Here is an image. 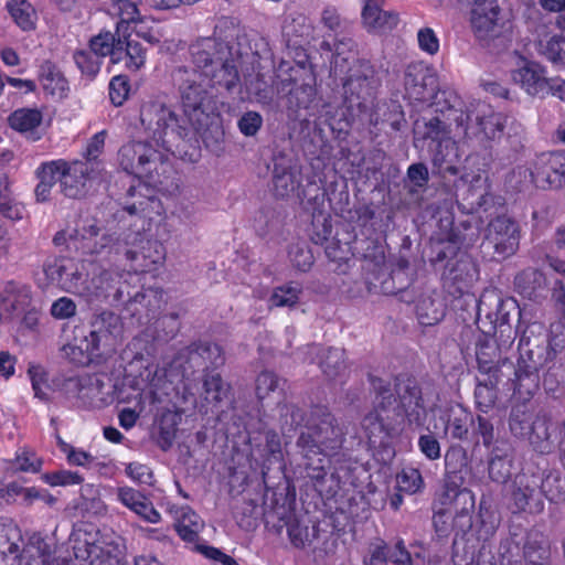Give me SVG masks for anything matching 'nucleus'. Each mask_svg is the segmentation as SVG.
<instances>
[{"instance_id":"nucleus-1","label":"nucleus","mask_w":565,"mask_h":565,"mask_svg":"<svg viewBox=\"0 0 565 565\" xmlns=\"http://www.w3.org/2000/svg\"><path fill=\"white\" fill-rule=\"evenodd\" d=\"M375 394L373 408L362 419L370 443L385 445L397 437L403 418L409 425L423 426L427 411L418 382L411 376H397L394 391L390 382L370 376Z\"/></svg>"},{"instance_id":"nucleus-2","label":"nucleus","mask_w":565,"mask_h":565,"mask_svg":"<svg viewBox=\"0 0 565 565\" xmlns=\"http://www.w3.org/2000/svg\"><path fill=\"white\" fill-rule=\"evenodd\" d=\"M344 439L343 427L327 408L316 407L311 411L309 420L296 443L310 479L316 481L324 479L326 465L329 461L326 452L340 449Z\"/></svg>"},{"instance_id":"nucleus-3","label":"nucleus","mask_w":565,"mask_h":565,"mask_svg":"<svg viewBox=\"0 0 565 565\" xmlns=\"http://www.w3.org/2000/svg\"><path fill=\"white\" fill-rule=\"evenodd\" d=\"M564 344L565 337L557 334L551 339L542 323L533 322L525 328L518 347V361L525 372L519 383L522 392L535 394L540 387V369L553 361Z\"/></svg>"},{"instance_id":"nucleus-4","label":"nucleus","mask_w":565,"mask_h":565,"mask_svg":"<svg viewBox=\"0 0 565 565\" xmlns=\"http://www.w3.org/2000/svg\"><path fill=\"white\" fill-rule=\"evenodd\" d=\"M203 77L196 68L188 66H179L172 73L185 117L192 128L205 138L210 126L216 120L217 106Z\"/></svg>"},{"instance_id":"nucleus-5","label":"nucleus","mask_w":565,"mask_h":565,"mask_svg":"<svg viewBox=\"0 0 565 565\" xmlns=\"http://www.w3.org/2000/svg\"><path fill=\"white\" fill-rule=\"evenodd\" d=\"M192 62L204 77H210L213 86L233 92L239 84V55L216 38H203L190 46Z\"/></svg>"},{"instance_id":"nucleus-6","label":"nucleus","mask_w":565,"mask_h":565,"mask_svg":"<svg viewBox=\"0 0 565 565\" xmlns=\"http://www.w3.org/2000/svg\"><path fill=\"white\" fill-rule=\"evenodd\" d=\"M152 246L157 247V242L145 239L140 232L124 231L120 233H109L102 235L98 243L93 248L88 244H83V248L89 249L90 253H106L113 256L114 262H120L125 258L131 263H137L135 269H146L150 264H158L162 259V255L156 249V255L146 254V249Z\"/></svg>"},{"instance_id":"nucleus-7","label":"nucleus","mask_w":565,"mask_h":565,"mask_svg":"<svg viewBox=\"0 0 565 565\" xmlns=\"http://www.w3.org/2000/svg\"><path fill=\"white\" fill-rule=\"evenodd\" d=\"M521 311L513 299H501L491 294L482 296L478 303L477 322L483 334H492L504 348H511L516 330L510 323Z\"/></svg>"},{"instance_id":"nucleus-8","label":"nucleus","mask_w":565,"mask_h":565,"mask_svg":"<svg viewBox=\"0 0 565 565\" xmlns=\"http://www.w3.org/2000/svg\"><path fill=\"white\" fill-rule=\"evenodd\" d=\"M140 122L147 136L168 151L172 150L177 141L184 140L190 134V129L179 122L174 111L159 100L142 104Z\"/></svg>"},{"instance_id":"nucleus-9","label":"nucleus","mask_w":565,"mask_h":565,"mask_svg":"<svg viewBox=\"0 0 565 565\" xmlns=\"http://www.w3.org/2000/svg\"><path fill=\"white\" fill-rule=\"evenodd\" d=\"M508 118L495 113L484 103L470 104L466 113L456 116L455 122L467 140L482 143L500 139L503 136Z\"/></svg>"},{"instance_id":"nucleus-10","label":"nucleus","mask_w":565,"mask_h":565,"mask_svg":"<svg viewBox=\"0 0 565 565\" xmlns=\"http://www.w3.org/2000/svg\"><path fill=\"white\" fill-rule=\"evenodd\" d=\"M120 167L128 173L145 178L153 184H162L159 169L167 171L164 153L147 141L124 145L118 152Z\"/></svg>"},{"instance_id":"nucleus-11","label":"nucleus","mask_w":565,"mask_h":565,"mask_svg":"<svg viewBox=\"0 0 565 565\" xmlns=\"http://www.w3.org/2000/svg\"><path fill=\"white\" fill-rule=\"evenodd\" d=\"M470 7V24L480 44L495 50L505 46L508 39L503 35V24L500 23L501 12L498 0H466Z\"/></svg>"},{"instance_id":"nucleus-12","label":"nucleus","mask_w":565,"mask_h":565,"mask_svg":"<svg viewBox=\"0 0 565 565\" xmlns=\"http://www.w3.org/2000/svg\"><path fill=\"white\" fill-rule=\"evenodd\" d=\"M520 244V226L512 217L499 215L487 226L481 247L493 259H505L514 255Z\"/></svg>"},{"instance_id":"nucleus-13","label":"nucleus","mask_w":565,"mask_h":565,"mask_svg":"<svg viewBox=\"0 0 565 565\" xmlns=\"http://www.w3.org/2000/svg\"><path fill=\"white\" fill-rule=\"evenodd\" d=\"M43 271L46 278L63 290L84 297L87 295V274L73 259L53 257L45 260Z\"/></svg>"},{"instance_id":"nucleus-14","label":"nucleus","mask_w":565,"mask_h":565,"mask_svg":"<svg viewBox=\"0 0 565 565\" xmlns=\"http://www.w3.org/2000/svg\"><path fill=\"white\" fill-rule=\"evenodd\" d=\"M56 164L55 175L60 181L61 192L71 199H81L88 191V182L100 178L98 166L96 163L89 168L79 161L67 163L65 161H54Z\"/></svg>"},{"instance_id":"nucleus-15","label":"nucleus","mask_w":565,"mask_h":565,"mask_svg":"<svg viewBox=\"0 0 565 565\" xmlns=\"http://www.w3.org/2000/svg\"><path fill=\"white\" fill-rule=\"evenodd\" d=\"M470 472L467 450L460 445L450 446L445 454V488L447 495H468L469 491L460 490Z\"/></svg>"},{"instance_id":"nucleus-16","label":"nucleus","mask_w":565,"mask_h":565,"mask_svg":"<svg viewBox=\"0 0 565 565\" xmlns=\"http://www.w3.org/2000/svg\"><path fill=\"white\" fill-rule=\"evenodd\" d=\"M540 476L522 473L515 477L511 492V501L518 511L540 513L544 501L539 489Z\"/></svg>"},{"instance_id":"nucleus-17","label":"nucleus","mask_w":565,"mask_h":565,"mask_svg":"<svg viewBox=\"0 0 565 565\" xmlns=\"http://www.w3.org/2000/svg\"><path fill=\"white\" fill-rule=\"evenodd\" d=\"M437 85L438 78L433 68L423 63H413L406 67L404 86L409 98L428 102L437 89Z\"/></svg>"},{"instance_id":"nucleus-18","label":"nucleus","mask_w":565,"mask_h":565,"mask_svg":"<svg viewBox=\"0 0 565 565\" xmlns=\"http://www.w3.org/2000/svg\"><path fill=\"white\" fill-rule=\"evenodd\" d=\"M373 70L369 64H362L354 70L343 84V95L349 107H362L372 98L375 89Z\"/></svg>"},{"instance_id":"nucleus-19","label":"nucleus","mask_w":565,"mask_h":565,"mask_svg":"<svg viewBox=\"0 0 565 565\" xmlns=\"http://www.w3.org/2000/svg\"><path fill=\"white\" fill-rule=\"evenodd\" d=\"M129 285L121 281L120 275L108 269H100L95 273L89 282H87V295L84 297L90 301L93 298L113 297L115 301H125Z\"/></svg>"},{"instance_id":"nucleus-20","label":"nucleus","mask_w":565,"mask_h":565,"mask_svg":"<svg viewBox=\"0 0 565 565\" xmlns=\"http://www.w3.org/2000/svg\"><path fill=\"white\" fill-rule=\"evenodd\" d=\"M126 309L132 317H137L139 323L146 324L161 309L163 303V292L159 289H145L137 291L131 296L128 290L125 296Z\"/></svg>"},{"instance_id":"nucleus-21","label":"nucleus","mask_w":565,"mask_h":565,"mask_svg":"<svg viewBox=\"0 0 565 565\" xmlns=\"http://www.w3.org/2000/svg\"><path fill=\"white\" fill-rule=\"evenodd\" d=\"M523 374H525V372L522 371L519 362L518 366H515L509 358H504L502 361L494 364L491 371L481 373V376L489 379L491 384L495 387L499 388L501 385L504 391L512 392L518 398L525 401L530 399L534 394H526L520 390L519 383Z\"/></svg>"},{"instance_id":"nucleus-22","label":"nucleus","mask_w":565,"mask_h":565,"mask_svg":"<svg viewBox=\"0 0 565 565\" xmlns=\"http://www.w3.org/2000/svg\"><path fill=\"white\" fill-rule=\"evenodd\" d=\"M271 182L274 195L286 199L295 194L299 189L301 173L285 157L275 158Z\"/></svg>"},{"instance_id":"nucleus-23","label":"nucleus","mask_w":565,"mask_h":565,"mask_svg":"<svg viewBox=\"0 0 565 565\" xmlns=\"http://www.w3.org/2000/svg\"><path fill=\"white\" fill-rule=\"evenodd\" d=\"M513 448L505 440H497L488 456V476L497 483H505L512 476Z\"/></svg>"},{"instance_id":"nucleus-24","label":"nucleus","mask_w":565,"mask_h":565,"mask_svg":"<svg viewBox=\"0 0 565 565\" xmlns=\"http://www.w3.org/2000/svg\"><path fill=\"white\" fill-rule=\"evenodd\" d=\"M90 350H98L102 341L117 337L122 330L121 318L114 311L104 309L95 312L89 322ZM89 345H87V350Z\"/></svg>"},{"instance_id":"nucleus-25","label":"nucleus","mask_w":565,"mask_h":565,"mask_svg":"<svg viewBox=\"0 0 565 565\" xmlns=\"http://www.w3.org/2000/svg\"><path fill=\"white\" fill-rule=\"evenodd\" d=\"M512 79L531 96L544 97L548 94V79L535 62L523 61V65L512 71Z\"/></svg>"},{"instance_id":"nucleus-26","label":"nucleus","mask_w":565,"mask_h":565,"mask_svg":"<svg viewBox=\"0 0 565 565\" xmlns=\"http://www.w3.org/2000/svg\"><path fill=\"white\" fill-rule=\"evenodd\" d=\"M0 298V320L4 321L22 315L31 301L30 290L15 281L6 284Z\"/></svg>"},{"instance_id":"nucleus-27","label":"nucleus","mask_w":565,"mask_h":565,"mask_svg":"<svg viewBox=\"0 0 565 565\" xmlns=\"http://www.w3.org/2000/svg\"><path fill=\"white\" fill-rule=\"evenodd\" d=\"M533 177L536 182L561 188L565 183V156L559 152L544 154L535 168Z\"/></svg>"},{"instance_id":"nucleus-28","label":"nucleus","mask_w":565,"mask_h":565,"mask_svg":"<svg viewBox=\"0 0 565 565\" xmlns=\"http://www.w3.org/2000/svg\"><path fill=\"white\" fill-rule=\"evenodd\" d=\"M362 22L367 31L384 33L396 28L399 19L397 13L382 10L379 0H365Z\"/></svg>"},{"instance_id":"nucleus-29","label":"nucleus","mask_w":565,"mask_h":565,"mask_svg":"<svg viewBox=\"0 0 565 565\" xmlns=\"http://www.w3.org/2000/svg\"><path fill=\"white\" fill-rule=\"evenodd\" d=\"M416 316L420 324L435 326L446 315V303L438 292L422 294L416 301Z\"/></svg>"},{"instance_id":"nucleus-30","label":"nucleus","mask_w":565,"mask_h":565,"mask_svg":"<svg viewBox=\"0 0 565 565\" xmlns=\"http://www.w3.org/2000/svg\"><path fill=\"white\" fill-rule=\"evenodd\" d=\"M117 50L114 53V64L124 63L131 70L138 71L146 61L145 50L139 42L130 40L128 33L117 35Z\"/></svg>"},{"instance_id":"nucleus-31","label":"nucleus","mask_w":565,"mask_h":565,"mask_svg":"<svg viewBox=\"0 0 565 565\" xmlns=\"http://www.w3.org/2000/svg\"><path fill=\"white\" fill-rule=\"evenodd\" d=\"M313 25L303 14L290 17L282 26V36L289 49L298 50L313 38Z\"/></svg>"},{"instance_id":"nucleus-32","label":"nucleus","mask_w":565,"mask_h":565,"mask_svg":"<svg viewBox=\"0 0 565 565\" xmlns=\"http://www.w3.org/2000/svg\"><path fill=\"white\" fill-rule=\"evenodd\" d=\"M509 349L510 348L501 345L499 340L493 335L488 337L484 334L476 345V359L480 374L491 371L494 367V364L505 358L503 356V353Z\"/></svg>"},{"instance_id":"nucleus-33","label":"nucleus","mask_w":565,"mask_h":565,"mask_svg":"<svg viewBox=\"0 0 565 565\" xmlns=\"http://www.w3.org/2000/svg\"><path fill=\"white\" fill-rule=\"evenodd\" d=\"M476 275V268L469 257L462 255L459 258H451L447 262L441 278L446 282L457 285L458 289L461 290L463 287L473 280Z\"/></svg>"},{"instance_id":"nucleus-34","label":"nucleus","mask_w":565,"mask_h":565,"mask_svg":"<svg viewBox=\"0 0 565 565\" xmlns=\"http://www.w3.org/2000/svg\"><path fill=\"white\" fill-rule=\"evenodd\" d=\"M190 361L202 365L207 372L209 369H216L225 363L222 348L216 343L198 342L189 349Z\"/></svg>"},{"instance_id":"nucleus-35","label":"nucleus","mask_w":565,"mask_h":565,"mask_svg":"<svg viewBox=\"0 0 565 565\" xmlns=\"http://www.w3.org/2000/svg\"><path fill=\"white\" fill-rule=\"evenodd\" d=\"M203 390L204 399L214 406L228 401L231 396V385L224 382L222 376L215 372H205Z\"/></svg>"},{"instance_id":"nucleus-36","label":"nucleus","mask_w":565,"mask_h":565,"mask_svg":"<svg viewBox=\"0 0 565 565\" xmlns=\"http://www.w3.org/2000/svg\"><path fill=\"white\" fill-rule=\"evenodd\" d=\"M534 422L533 412L527 404L513 405L509 417V428L512 435L525 439L526 436L531 435Z\"/></svg>"},{"instance_id":"nucleus-37","label":"nucleus","mask_w":565,"mask_h":565,"mask_svg":"<svg viewBox=\"0 0 565 565\" xmlns=\"http://www.w3.org/2000/svg\"><path fill=\"white\" fill-rule=\"evenodd\" d=\"M281 90H285L289 85H292L288 90V106L289 108H306L311 102L315 89L309 83H297V77L289 75L288 78L280 81Z\"/></svg>"},{"instance_id":"nucleus-38","label":"nucleus","mask_w":565,"mask_h":565,"mask_svg":"<svg viewBox=\"0 0 565 565\" xmlns=\"http://www.w3.org/2000/svg\"><path fill=\"white\" fill-rule=\"evenodd\" d=\"M42 121V114L38 109L21 108L12 113L9 117L11 128L22 134H29L33 140L40 137L35 134V128Z\"/></svg>"},{"instance_id":"nucleus-39","label":"nucleus","mask_w":565,"mask_h":565,"mask_svg":"<svg viewBox=\"0 0 565 565\" xmlns=\"http://www.w3.org/2000/svg\"><path fill=\"white\" fill-rule=\"evenodd\" d=\"M40 81L43 89L53 95L62 97L67 90V81L60 70L50 61H45L40 68Z\"/></svg>"},{"instance_id":"nucleus-40","label":"nucleus","mask_w":565,"mask_h":565,"mask_svg":"<svg viewBox=\"0 0 565 565\" xmlns=\"http://www.w3.org/2000/svg\"><path fill=\"white\" fill-rule=\"evenodd\" d=\"M514 286L521 295L533 299L544 289L545 277L541 271L527 268L515 276Z\"/></svg>"},{"instance_id":"nucleus-41","label":"nucleus","mask_w":565,"mask_h":565,"mask_svg":"<svg viewBox=\"0 0 565 565\" xmlns=\"http://www.w3.org/2000/svg\"><path fill=\"white\" fill-rule=\"evenodd\" d=\"M430 100L431 105L436 107L437 113H447L446 120L455 121L456 116H459L460 113H466L461 108L462 102L460 97L452 90L439 89L437 87Z\"/></svg>"},{"instance_id":"nucleus-42","label":"nucleus","mask_w":565,"mask_h":565,"mask_svg":"<svg viewBox=\"0 0 565 565\" xmlns=\"http://www.w3.org/2000/svg\"><path fill=\"white\" fill-rule=\"evenodd\" d=\"M320 367L322 373L330 380L342 376L348 369L344 350L340 348L327 349L321 354Z\"/></svg>"},{"instance_id":"nucleus-43","label":"nucleus","mask_w":565,"mask_h":565,"mask_svg":"<svg viewBox=\"0 0 565 565\" xmlns=\"http://www.w3.org/2000/svg\"><path fill=\"white\" fill-rule=\"evenodd\" d=\"M540 492L550 502L561 503L565 501V477L559 471H550L540 477Z\"/></svg>"},{"instance_id":"nucleus-44","label":"nucleus","mask_w":565,"mask_h":565,"mask_svg":"<svg viewBox=\"0 0 565 565\" xmlns=\"http://www.w3.org/2000/svg\"><path fill=\"white\" fill-rule=\"evenodd\" d=\"M203 526L204 523L201 518L190 508L181 510L180 516L174 524L178 534L188 542H194Z\"/></svg>"},{"instance_id":"nucleus-45","label":"nucleus","mask_w":565,"mask_h":565,"mask_svg":"<svg viewBox=\"0 0 565 565\" xmlns=\"http://www.w3.org/2000/svg\"><path fill=\"white\" fill-rule=\"evenodd\" d=\"M7 9L14 22L22 30L30 31L34 29L36 13L30 2L26 0H9Z\"/></svg>"},{"instance_id":"nucleus-46","label":"nucleus","mask_w":565,"mask_h":565,"mask_svg":"<svg viewBox=\"0 0 565 565\" xmlns=\"http://www.w3.org/2000/svg\"><path fill=\"white\" fill-rule=\"evenodd\" d=\"M551 424L545 418H535L531 428V435L525 439L530 441L534 450L541 454H547L552 450L553 443L550 433Z\"/></svg>"},{"instance_id":"nucleus-47","label":"nucleus","mask_w":565,"mask_h":565,"mask_svg":"<svg viewBox=\"0 0 565 565\" xmlns=\"http://www.w3.org/2000/svg\"><path fill=\"white\" fill-rule=\"evenodd\" d=\"M246 89L259 104L270 105L274 100L273 83L267 81L263 74H257L255 77L246 81Z\"/></svg>"},{"instance_id":"nucleus-48","label":"nucleus","mask_w":565,"mask_h":565,"mask_svg":"<svg viewBox=\"0 0 565 565\" xmlns=\"http://www.w3.org/2000/svg\"><path fill=\"white\" fill-rule=\"evenodd\" d=\"M55 162H49L42 164L41 169L38 171V177L40 179L39 184L35 188V196L40 202H44L49 199L52 186L56 183L57 177L55 175L56 170Z\"/></svg>"},{"instance_id":"nucleus-49","label":"nucleus","mask_w":565,"mask_h":565,"mask_svg":"<svg viewBox=\"0 0 565 565\" xmlns=\"http://www.w3.org/2000/svg\"><path fill=\"white\" fill-rule=\"evenodd\" d=\"M111 380L105 374H94L81 380V392L90 398L104 399Z\"/></svg>"},{"instance_id":"nucleus-50","label":"nucleus","mask_w":565,"mask_h":565,"mask_svg":"<svg viewBox=\"0 0 565 565\" xmlns=\"http://www.w3.org/2000/svg\"><path fill=\"white\" fill-rule=\"evenodd\" d=\"M177 435V416L164 414L159 422L157 445L163 450H169Z\"/></svg>"},{"instance_id":"nucleus-51","label":"nucleus","mask_w":565,"mask_h":565,"mask_svg":"<svg viewBox=\"0 0 565 565\" xmlns=\"http://www.w3.org/2000/svg\"><path fill=\"white\" fill-rule=\"evenodd\" d=\"M523 554L525 565H550V552L542 542L532 536H527V540L523 547Z\"/></svg>"},{"instance_id":"nucleus-52","label":"nucleus","mask_w":565,"mask_h":565,"mask_svg":"<svg viewBox=\"0 0 565 565\" xmlns=\"http://www.w3.org/2000/svg\"><path fill=\"white\" fill-rule=\"evenodd\" d=\"M301 288L299 285L286 284L276 287L269 298L273 307H291L298 302Z\"/></svg>"},{"instance_id":"nucleus-53","label":"nucleus","mask_w":565,"mask_h":565,"mask_svg":"<svg viewBox=\"0 0 565 565\" xmlns=\"http://www.w3.org/2000/svg\"><path fill=\"white\" fill-rule=\"evenodd\" d=\"M472 423L473 417L471 414L465 411H459L457 413H452L448 420L446 430L449 431L452 438L465 440L468 438L469 428Z\"/></svg>"},{"instance_id":"nucleus-54","label":"nucleus","mask_w":565,"mask_h":565,"mask_svg":"<svg viewBox=\"0 0 565 565\" xmlns=\"http://www.w3.org/2000/svg\"><path fill=\"white\" fill-rule=\"evenodd\" d=\"M180 330L179 315L175 312L164 315L154 322V339L168 341L173 339Z\"/></svg>"},{"instance_id":"nucleus-55","label":"nucleus","mask_w":565,"mask_h":565,"mask_svg":"<svg viewBox=\"0 0 565 565\" xmlns=\"http://www.w3.org/2000/svg\"><path fill=\"white\" fill-rule=\"evenodd\" d=\"M499 388L491 384L489 379H478V384L475 390L476 403L479 408L487 412L491 408L498 398Z\"/></svg>"},{"instance_id":"nucleus-56","label":"nucleus","mask_w":565,"mask_h":565,"mask_svg":"<svg viewBox=\"0 0 565 565\" xmlns=\"http://www.w3.org/2000/svg\"><path fill=\"white\" fill-rule=\"evenodd\" d=\"M117 34L111 32H100L89 42V49L100 58L106 55L110 56L114 63V53L117 50Z\"/></svg>"},{"instance_id":"nucleus-57","label":"nucleus","mask_w":565,"mask_h":565,"mask_svg":"<svg viewBox=\"0 0 565 565\" xmlns=\"http://www.w3.org/2000/svg\"><path fill=\"white\" fill-rule=\"evenodd\" d=\"M117 13L120 18L117 23L116 33L117 35L128 32L129 24L139 20V11L137 6L129 0L117 1Z\"/></svg>"},{"instance_id":"nucleus-58","label":"nucleus","mask_w":565,"mask_h":565,"mask_svg":"<svg viewBox=\"0 0 565 565\" xmlns=\"http://www.w3.org/2000/svg\"><path fill=\"white\" fill-rule=\"evenodd\" d=\"M280 420L282 428L302 427V429H305L309 417H307L306 412L299 406L295 404H284L280 406Z\"/></svg>"},{"instance_id":"nucleus-59","label":"nucleus","mask_w":565,"mask_h":565,"mask_svg":"<svg viewBox=\"0 0 565 565\" xmlns=\"http://www.w3.org/2000/svg\"><path fill=\"white\" fill-rule=\"evenodd\" d=\"M105 134H96L87 146L84 160H78L82 164L89 168V166L96 163L98 166V174L103 175L105 170L104 162L98 159L99 153L104 149Z\"/></svg>"},{"instance_id":"nucleus-60","label":"nucleus","mask_w":565,"mask_h":565,"mask_svg":"<svg viewBox=\"0 0 565 565\" xmlns=\"http://www.w3.org/2000/svg\"><path fill=\"white\" fill-rule=\"evenodd\" d=\"M360 246H356V250L361 253L363 259L372 263L374 267H381L385 262L384 249L382 245L371 238L362 239Z\"/></svg>"},{"instance_id":"nucleus-61","label":"nucleus","mask_w":565,"mask_h":565,"mask_svg":"<svg viewBox=\"0 0 565 565\" xmlns=\"http://www.w3.org/2000/svg\"><path fill=\"white\" fill-rule=\"evenodd\" d=\"M265 451L267 458L264 461V466L262 468V475L264 480L266 479L267 471L269 470V465L273 461H279L281 459V446L280 439L277 433L274 430H268L265 433Z\"/></svg>"},{"instance_id":"nucleus-62","label":"nucleus","mask_w":565,"mask_h":565,"mask_svg":"<svg viewBox=\"0 0 565 565\" xmlns=\"http://www.w3.org/2000/svg\"><path fill=\"white\" fill-rule=\"evenodd\" d=\"M34 396L41 401H49L50 385L44 369L40 365H30L28 370Z\"/></svg>"},{"instance_id":"nucleus-63","label":"nucleus","mask_w":565,"mask_h":565,"mask_svg":"<svg viewBox=\"0 0 565 565\" xmlns=\"http://www.w3.org/2000/svg\"><path fill=\"white\" fill-rule=\"evenodd\" d=\"M74 61L83 74L94 76L99 71L100 58L89 49L77 51Z\"/></svg>"},{"instance_id":"nucleus-64","label":"nucleus","mask_w":565,"mask_h":565,"mask_svg":"<svg viewBox=\"0 0 565 565\" xmlns=\"http://www.w3.org/2000/svg\"><path fill=\"white\" fill-rule=\"evenodd\" d=\"M130 90L129 81L126 76H115L109 83V98L114 106H121Z\"/></svg>"}]
</instances>
